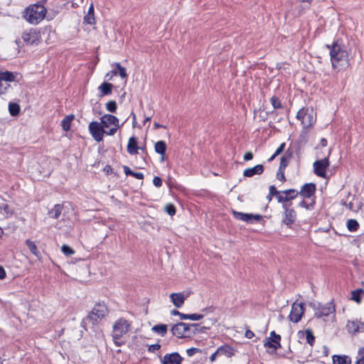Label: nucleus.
Here are the masks:
<instances>
[{"label": "nucleus", "instance_id": "1", "mask_svg": "<svg viewBox=\"0 0 364 364\" xmlns=\"http://www.w3.org/2000/svg\"><path fill=\"white\" fill-rule=\"evenodd\" d=\"M329 48L331 62L333 69L346 68L350 65L349 55L344 46L334 42Z\"/></svg>", "mask_w": 364, "mask_h": 364}, {"label": "nucleus", "instance_id": "2", "mask_svg": "<svg viewBox=\"0 0 364 364\" xmlns=\"http://www.w3.org/2000/svg\"><path fill=\"white\" fill-rule=\"evenodd\" d=\"M203 328L198 323H186L183 322L173 325L171 328V333L177 338H189L196 333L202 332Z\"/></svg>", "mask_w": 364, "mask_h": 364}, {"label": "nucleus", "instance_id": "3", "mask_svg": "<svg viewBox=\"0 0 364 364\" xmlns=\"http://www.w3.org/2000/svg\"><path fill=\"white\" fill-rule=\"evenodd\" d=\"M46 9L42 4H36L28 6L23 12V18L31 24L37 25L46 16Z\"/></svg>", "mask_w": 364, "mask_h": 364}, {"label": "nucleus", "instance_id": "4", "mask_svg": "<svg viewBox=\"0 0 364 364\" xmlns=\"http://www.w3.org/2000/svg\"><path fill=\"white\" fill-rule=\"evenodd\" d=\"M131 323L124 318H119L114 323L112 336L116 346H120L122 344L119 341L130 331Z\"/></svg>", "mask_w": 364, "mask_h": 364}, {"label": "nucleus", "instance_id": "5", "mask_svg": "<svg viewBox=\"0 0 364 364\" xmlns=\"http://www.w3.org/2000/svg\"><path fill=\"white\" fill-rule=\"evenodd\" d=\"M108 314V309L103 303H97L85 320L86 323L97 324Z\"/></svg>", "mask_w": 364, "mask_h": 364}, {"label": "nucleus", "instance_id": "6", "mask_svg": "<svg viewBox=\"0 0 364 364\" xmlns=\"http://www.w3.org/2000/svg\"><path fill=\"white\" fill-rule=\"evenodd\" d=\"M88 130L96 141L100 142L103 140L105 129L101 122L100 123L97 121L91 122L88 126Z\"/></svg>", "mask_w": 364, "mask_h": 364}, {"label": "nucleus", "instance_id": "7", "mask_svg": "<svg viewBox=\"0 0 364 364\" xmlns=\"http://www.w3.org/2000/svg\"><path fill=\"white\" fill-rule=\"evenodd\" d=\"M291 203L282 205L284 213L282 222L288 227H291L296 219V213L294 208H291Z\"/></svg>", "mask_w": 364, "mask_h": 364}, {"label": "nucleus", "instance_id": "8", "mask_svg": "<svg viewBox=\"0 0 364 364\" xmlns=\"http://www.w3.org/2000/svg\"><path fill=\"white\" fill-rule=\"evenodd\" d=\"M296 118L301 121L303 127L305 129L311 127L316 122L313 112H308V110H305L304 108L299 109L297 112Z\"/></svg>", "mask_w": 364, "mask_h": 364}, {"label": "nucleus", "instance_id": "9", "mask_svg": "<svg viewBox=\"0 0 364 364\" xmlns=\"http://www.w3.org/2000/svg\"><path fill=\"white\" fill-rule=\"evenodd\" d=\"M314 308L315 309L314 315L318 318L327 316L335 312V306L332 301L326 303L323 305L318 304L317 306L316 304H314Z\"/></svg>", "mask_w": 364, "mask_h": 364}, {"label": "nucleus", "instance_id": "10", "mask_svg": "<svg viewBox=\"0 0 364 364\" xmlns=\"http://www.w3.org/2000/svg\"><path fill=\"white\" fill-rule=\"evenodd\" d=\"M304 312V304L294 302L291 306L289 318L294 323H298L301 320Z\"/></svg>", "mask_w": 364, "mask_h": 364}, {"label": "nucleus", "instance_id": "11", "mask_svg": "<svg viewBox=\"0 0 364 364\" xmlns=\"http://www.w3.org/2000/svg\"><path fill=\"white\" fill-rule=\"evenodd\" d=\"M21 37L26 45H33L39 41L40 33L36 28H30L24 31Z\"/></svg>", "mask_w": 364, "mask_h": 364}, {"label": "nucleus", "instance_id": "12", "mask_svg": "<svg viewBox=\"0 0 364 364\" xmlns=\"http://www.w3.org/2000/svg\"><path fill=\"white\" fill-rule=\"evenodd\" d=\"M232 213L235 219L242 220L247 223H252L253 221H259L262 218L259 214L243 213L236 210H232Z\"/></svg>", "mask_w": 364, "mask_h": 364}, {"label": "nucleus", "instance_id": "13", "mask_svg": "<svg viewBox=\"0 0 364 364\" xmlns=\"http://www.w3.org/2000/svg\"><path fill=\"white\" fill-rule=\"evenodd\" d=\"M330 163L328 157L321 160L316 161L314 163V173L320 177L326 178V170L329 166Z\"/></svg>", "mask_w": 364, "mask_h": 364}, {"label": "nucleus", "instance_id": "14", "mask_svg": "<svg viewBox=\"0 0 364 364\" xmlns=\"http://www.w3.org/2000/svg\"><path fill=\"white\" fill-rule=\"evenodd\" d=\"M157 356L160 358L161 364H181L183 360V358L177 352L166 353L163 357L157 354Z\"/></svg>", "mask_w": 364, "mask_h": 364}, {"label": "nucleus", "instance_id": "15", "mask_svg": "<svg viewBox=\"0 0 364 364\" xmlns=\"http://www.w3.org/2000/svg\"><path fill=\"white\" fill-rule=\"evenodd\" d=\"M346 329L350 334L364 332V322L358 320L348 321Z\"/></svg>", "mask_w": 364, "mask_h": 364}, {"label": "nucleus", "instance_id": "16", "mask_svg": "<svg viewBox=\"0 0 364 364\" xmlns=\"http://www.w3.org/2000/svg\"><path fill=\"white\" fill-rule=\"evenodd\" d=\"M189 294L186 291L172 293L170 295V299L176 307L180 308L183 305L185 300L189 296Z\"/></svg>", "mask_w": 364, "mask_h": 364}, {"label": "nucleus", "instance_id": "17", "mask_svg": "<svg viewBox=\"0 0 364 364\" xmlns=\"http://www.w3.org/2000/svg\"><path fill=\"white\" fill-rule=\"evenodd\" d=\"M100 120L105 129H108L110 126L119 127V119L114 115L106 114L100 118Z\"/></svg>", "mask_w": 364, "mask_h": 364}, {"label": "nucleus", "instance_id": "18", "mask_svg": "<svg viewBox=\"0 0 364 364\" xmlns=\"http://www.w3.org/2000/svg\"><path fill=\"white\" fill-rule=\"evenodd\" d=\"M315 191L316 185L314 183H306L301 187L300 191L299 192V195L304 198H310L314 196Z\"/></svg>", "mask_w": 364, "mask_h": 364}, {"label": "nucleus", "instance_id": "19", "mask_svg": "<svg viewBox=\"0 0 364 364\" xmlns=\"http://www.w3.org/2000/svg\"><path fill=\"white\" fill-rule=\"evenodd\" d=\"M264 171V167L261 164L256 165L255 166L252 168H246L244 172L243 175L245 177H252L256 174H262Z\"/></svg>", "mask_w": 364, "mask_h": 364}, {"label": "nucleus", "instance_id": "20", "mask_svg": "<svg viewBox=\"0 0 364 364\" xmlns=\"http://www.w3.org/2000/svg\"><path fill=\"white\" fill-rule=\"evenodd\" d=\"M140 149L137 146V139L134 136L129 138L127 144V151L131 155H135L138 154V150Z\"/></svg>", "mask_w": 364, "mask_h": 364}, {"label": "nucleus", "instance_id": "21", "mask_svg": "<svg viewBox=\"0 0 364 364\" xmlns=\"http://www.w3.org/2000/svg\"><path fill=\"white\" fill-rule=\"evenodd\" d=\"M281 336H276V339H272V338H267L264 343L265 348H273L277 350L281 347L280 345Z\"/></svg>", "mask_w": 364, "mask_h": 364}, {"label": "nucleus", "instance_id": "22", "mask_svg": "<svg viewBox=\"0 0 364 364\" xmlns=\"http://www.w3.org/2000/svg\"><path fill=\"white\" fill-rule=\"evenodd\" d=\"M155 151L160 154L161 156V161L165 159V154L166 151V144L164 141H159L154 145Z\"/></svg>", "mask_w": 364, "mask_h": 364}, {"label": "nucleus", "instance_id": "23", "mask_svg": "<svg viewBox=\"0 0 364 364\" xmlns=\"http://www.w3.org/2000/svg\"><path fill=\"white\" fill-rule=\"evenodd\" d=\"M299 337L301 338V335L306 336V343H308L311 346H313L314 341H315V337L314 336L313 331L311 329L308 328L306 329L304 331H299Z\"/></svg>", "mask_w": 364, "mask_h": 364}, {"label": "nucleus", "instance_id": "24", "mask_svg": "<svg viewBox=\"0 0 364 364\" xmlns=\"http://www.w3.org/2000/svg\"><path fill=\"white\" fill-rule=\"evenodd\" d=\"M113 85L109 82H103L99 86L98 90L100 92L101 96L108 95L112 93Z\"/></svg>", "mask_w": 364, "mask_h": 364}, {"label": "nucleus", "instance_id": "25", "mask_svg": "<svg viewBox=\"0 0 364 364\" xmlns=\"http://www.w3.org/2000/svg\"><path fill=\"white\" fill-rule=\"evenodd\" d=\"M63 207L60 204H56L54 207L48 212V215L53 219H58L61 215Z\"/></svg>", "mask_w": 364, "mask_h": 364}, {"label": "nucleus", "instance_id": "26", "mask_svg": "<svg viewBox=\"0 0 364 364\" xmlns=\"http://www.w3.org/2000/svg\"><path fill=\"white\" fill-rule=\"evenodd\" d=\"M151 331L161 336L167 333L168 326L166 324H156L151 328Z\"/></svg>", "mask_w": 364, "mask_h": 364}, {"label": "nucleus", "instance_id": "27", "mask_svg": "<svg viewBox=\"0 0 364 364\" xmlns=\"http://www.w3.org/2000/svg\"><path fill=\"white\" fill-rule=\"evenodd\" d=\"M350 358L347 355H333V364H350Z\"/></svg>", "mask_w": 364, "mask_h": 364}, {"label": "nucleus", "instance_id": "28", "mask_svg": "<svg viewBox=\"0 0 364 364\" xmlns=\"http://www.w3.org/2000/svg\"><path fill=\"white\" fill-rule=\"evenodd\" d=\"M217 353L220 355H225L228 357L233 355V349L229 346H222L217 349Z\"/></svg>", "mask_w": 364, "mask_h": 364}, {"label": "nucleus", "instance_id": "29", "mask_svg": "<svg viewBox=\"0 0 364 364\" xmlns=\"http://www.w3.org/2000/svg\"><path fill=\"white\" fill-rule=\"evenodd\" d=\"M14 78L15 77L11 72H0V80L6 82L9 84V82H13L14 80Z\"/></svg>", "mask_w": 364, "mask_h": 364}, {"label": "nucleus", "instance_id": "30", "mask_svg": "<svg viewBox=\"0 0 364 364\" xmlns=\"http://www.w3.org/2000/svg\"><path fill=\"white\" fill-rule=\"evenodd\" d=\"M26 245H27L28 248L29 249V250L36 256L38 258H39L41 257V253L38 250V248H37V246L36 245V244L32 242L31 240H26Z\"/></svg>", "mask_w": 364, "mask_h": 364}, {"label": "nucleus", "instance_id": "31", "mask_svg": "<svg viewBox=\"0 0 364 364\" xmlns=\"http://www.w3.org/2000/svg\"><path fill=\"white\" fill-rule=\"evenodd\" d=\"M74 119V115L70 114L66 116L61 122V125L63 129L65 131H68L70 129V125L73 119Z\"/></svg>", "mask_w": 364, "mask_h": 364}, {"label": "nucleus", "instance_id": "32", "mask_svg": "<svg viewBox=\"0 0 364 364\" xmlns=\"http://www.w3.org/2000/svg\"><path fill=\"white\" fill-rule=\"evenodd\" d=\"M203 318V314H181V320H186V319H190L192 321H199Z\"/></svg>", "mask_w": 364, "mask_h": 364}, {"label": "nucleus", "instance_id": "33", "mask_svg": "<svg viewBox=\"0 0 364 364\" xmlns=\"http://www.w3.org/2000/svg\"><path fill=\"white\" fill-rule=\"evenodd\" d=\"M281 193L285 195L289 201L294 199L299 195V191L296 189H287L282 191Z\"/></svg>", "mask_w": 364, "mask_h": 364}, {"label": "nucleus", "instance_id": "34", "mask_svg": "<svg viewBox=\"0 0 364 364\" xmlns=\"http://www.w3.org/2000/svg\"><path fill=\"white\" fill-rule=\"evenodd\" d=\"M347 228L348 230L350 232L356 231L359 228V224L358 221L355 219H349L347 221Z\"/></svg>", "mask_w": 364, "mask_h": 364}, {"label": "nucleus", "instance_id": "35", "mask_svg": "<svg viewBox=\"0 0 364 364\" xmlns=\"http://www.w3.org/2000/svg\"><path fill=\"white\" fill-rule=\"evenodd\" d=\"M9 111L11 116H16L20 112V107L16 103L10 102L9 105Z\"/></svg>", "mask_w": 364, "mask_h": 364}, {"label": "nucleus", "instance_id": "36", "mask_svg": "<svg viewBox=\"0 0 364 364\" xmlns=\"http://www.w3.org/2000/svg\"><path fill=\"white\" fill-rule=\"evenodd\" d=\"M291 154L289 155L285 154L284 156H282L280 159V164L279 169L284 170L285 168L288 166L289 159H290Z\"/></svg>", "mask_w": 364, "mask_h": 364}, {"label": "nucleus", "instance_id": "37", "mask_svg": "<svg viewBox=\"0 0 364 364\" xmlns=\"http://www.w3.org/2000/svg\"><path fill=\"white\" fill-rule=\"evenodd\" d=\"M113 65H114L117 69V74L121 77V78L124 79L127 77L126 69L124 67H122L120 63H115Z\"/></svg>", "mask_w": 364, "mask_h": 364}, {"label": "nucleus", "instance_id": "38", "mask_svg": "<svg viewBox=\"0 0 364 364\" xmlns=\"http://www.w3.org/2000/svg\"><path fill=\"white\" fill-rule=\"evenodd\" d=\"M106 109L110 112H115L117 108V102L114 100H110L106 103Z\"/></svg>", "mask_w": 364, "mask_h": 364}, {"label": "nucleus", "instance_id": "39", "mask_svg": "<svg viewBox=\"0 0 364 364\" xmlns=\"http://www.w3.org/2000/svg\"><path fill=\"white\" fill-rule=\"evenodd\" d=\"M61 251L66 256H71L74 255V250L67 245H63L61 247Z\"/></svg>", "mask_w": 364, "mask_h": 364}, {"label": "nucleus", "instance_id": "40", "mask_svg": "<svg viewBox=\"0 0 364 364\" xmlns=\"http://www.w3.org/2000/svg\"><path fill=\"white\" fill-rule=\"evenodd\" d=\"M315 203L314 199H311V203H307L305 200H301L299 203V206L302 208H305L306 209L311 210L313 208L314 205Z\"/></svg>", "mask_w": 364, "mask_h": 364}, {"label": "nucleus", "instance_id": "41", "mask_svg": "<svg viewBox=\"0 0 364 364\" xmlns=\"http://www.w3.org/2000/svg\"><path fill=\"white\" fill-rule=\"evenodd\" d=\"M270 101H271V104H272V107H274V109H279V108L282 107L281 102L277 97L273 96L270 99Z\"/></svg>", "mask_w": 364, "mask_h": 364}, {"label": "nucleus", "instance_id": "42", "mask_svg": "<svg viewBox=\"0 0 364 364\" xmlns=\"http://www.w3.org/2000/svg\"><path fill=\"white\" fill-rule=\"evenodd\" d=\"M95 17L92 14H87V15L84 17V22L92 25L95 23Z\"/></svg>", "mask_w": 364, "mask_h": 364}, {"label": "nucleus", "instance_id": "43", "mask_svg": "<svg viewBox=\"0 0 364 364\" xmlns=\"http://www.w3.org/2000/svg\"><path fill=\"white\" fill-rule=\"evenodd\" d=\"M161 345L159 343H155L149 346L148 347V352L156 353L157 351H159L161 348Z\"/></svg>", "mask_w": 364, "mask_h": 364}, {"label": "nucleus", "instance_id": "44", "mask_svg": "<svg viewBox=\"0 0 364 364\" xmlns=\"http://www.w3.org/2000/svg\"><path fill=\"white\" fill-rule=\"evenodd\" d=\"M165 210H166V212L169 215H175L176 213V208L172 204H167L165 207Z\"/></svg>", "mask_w": 364, "mask_h": 364}, {"label": "nucleus", "instance_id": "45", "mask_svg": "<svg viewBox=\"0 0 364 364\" xmlns=\"http://www.w3.org/2000/svg\"><path fill=\"white\" fill-rule=\"evenodd\" d=\"M358 356L359 358L356 360V364H364V348L359 349Z\"/></svg>", "mask_w": 364, "mask_h": 364}, {"label": "nucleus", "instance_id": "46", "mask_svg": "<svg viewBox=\"0 0 364 364\" xmlns=\"http://www.w3.org/2000/svg\"><path fill=\"white\" fill-rule=\"evenodd\" d=\"M9 87L10 85L9 83L0 80V95L5 93Z\"/></svg>", "mask_w": 364, "mask_h": 364}, {"label": "nucleus", "instance_id": "47", "mask_svg": "<svg viewBox=\"0 0 364 364\" xmlns=\"http://www.w3.org/2000/svg\"><path fill=\"white\" fill-rule=\"evenodd\" d=\"M119 128V127H112L111 128H108L107 130L105 129V134L113 136Z\"/></svg>", "mask_w": 364, "mask_h": 364}, {"label": "nucleus", "instance_id": "48", "mask_svg": "<svg viewBox=\"0 0 364 364\" xmlns=\"http://www.w3.org/2000/svg\"><path fill=\"white\" fill-rule=\"evenodd\" d=\"M270 195L273 196L277 197L281 193V191H278L274 186H270L269 188Z\"/></svg>", "mask_w": 364, "mask_h": 364}, {"label": "nucleus", "instance_id": "49", "mask_svg": "<svg viewBox=\"0 0 364 364\" xmlns=\"http://www.w3.org/2000/svg\"><path fill=\"white\" fill-rule=\"evenodd\" d=\"M361 291L360 289H357L355 291H352V299L357 301V302H359L360 301V292Z\"/></svg>", "mask_w": 364, "mask_h": 364}, {"label": "nucleus", "instance_id": "50", "mask_svg": "<svg viewBox=\"0 0 364 364\" xmlns=\"http://www.w3.org/2000/svg\"><path fill=\"white\" fill-rule=\"evenodd\" d=\"M277 178L281 181H285L284 170L278 169Z\"/></svg>", "mask_w": 364, "mask_h": 364}, {"label": "nucleus", "instance_id": "51", "mask_svg": "<svg viewBox=\"0 0 364 364\" xmlns=\"http://www.w3.org/2000/svg\"><path fill=\"white\" fill-rule=\"evenodd\" d=\"M200 350L196 348H191L186 350V353L189 357L194 355L196 353L200 352Z\"/></svg>", "mask_w": 364, "mask_h": 364}, {"label": "nucleus", "instance_id": "52", "mask_svg": "<svg viewBox=\"0 0 364 364\" xmlns=\"http://www.w3.org/2000/svg\"><path fill=\"white\" fill-rule=\"evenodd\" d=\"M153 183L156 187H161L162 186V180L159 176H154L153 179Z\"/></svg>", "mask_w": 364, "mask_h": 364}, {"label": "nucleus", "instance_id": "53", "mask_svg": "<svg viewBox=\"0 0 364 364\" xmlns=\"http://www.w3.org/2000/svg\"><path fill=\"white\" fill-rule=\"evenodd\" d=\"M277 200H278L279 203H282V205H284V204H289L288 198L286 196H282V195L279 194L277 197Z\"/></svg>", "mask_w": 364, "mask_h": 364}, {"label": "nucleus", "instance_id": "54", "mask_svg": "<svg viewBox=\"0 0 364 364\" xmlns=\"http://www.w3.org/2000/svg\"><path fill=\"white\" fill-rule=\"evenodd\" d=\"M285 145V143H282L275 151L274 156H278L279 154H280L284 151Z\"/></svg>", "mask_w": 364, "mask_h": 364}, {"label": "nucleus", "instance_id": "55", "mask_svg": "<svg viewBox=\"0 0 364 364\" xmlns=\"http://www.w3.org/2000/svg\"><path fill=\"white\" fill-rule=\"evenodd\" d=\"M124 172L127 176H132L134 171H132L127 166H123Z\"/></svg>", "mask_w": 364, "mask_h": 364}, {"label": "nucleus", "instance_id": "56", "mask_svg": "<svg viewBox=\"0 0 364 364\" xmlns=\"http://www.w3.org/2000/svg\"><path fill=\"white\" fill-rule=\"evenodd\" d=\"M252 158H253V154L250 151L246 152L245 154V155H244V160L245 161H250V160L252 159Z\"/></svg>", "mask_w": 364, "mask_h": 364}, {"label": "nucleus", "instance_id": "57", "mask_svg": "<svg viewBox=\"0 0 364 364\" xmlns=\"http://www.w3.org/2000/svg\"><path fill=\"white\" fill-rule=\"evenodd\" d=\"M132 176L137 179H143L144 178V174L141 172H134L132 174Z\"/></svg>", "mask_w": 364, "mask_h": 364}, {"label": "nucleus", "instance_id": "58", "mask_svg": "<svg viewBox=\"0 0 364 364\" xmlns=\"http://www.w3.org/2000/svg\"><path fill=\"white\" fill-rule=\"evenodd\" d=\"M255 336L254 333L250 330H247L245 332V336L247 338H252Z\"/></svg>", "mask_w": 364, "mask_h": 364}, {"label": "nucleus", "instance_id": "59", "mask_svg": "<svg viewBox=\"0 0 364 364\" xmlns=\"http://www.w3.org/2000/svg\"><path fill=\"white\" fill-rule=\"evenodd\" d=\"M6 277V272L4 269L0 266V279H4Z\"/></svg>", "mask_w": 364, "mask_h": 364}, {"label": "nucleus", "instance_id": "60", "mask_svg": "<svg viewBox=\"0 0 364 364\" xmlns=\"http://www.w3.org/2000/svg\"><path fill=\"white\" fill-rule=\"evenodd\" d=\"M218 355H220V354H219V353H217V350H216L214 353H213V354L210 355V360L211 362H214V361L216 360V358H217V356H218Z\"/></svg>", "mask_w": 364, "mask_h": 364}, {"label": "nucleus", "instance_id": "61", "mask_svg": "<svg viewBox=\"0 0 364 364\" xmlns=\"http://www.w3.org/2000/svg\"><path fill=\"white\" fill-rule=\"evenodd\" d=\"M171 314L172 315H178L181 318V314H183V313H181L177 310H173V311H171Z\"/></svg>", "mask_w": 364, "mask_h": 364}, {"label": "nucleus", "instance_id": "62", "mask_svg": "<svg viewBox=\"0 0 364 364\" xmlns=\"http://www.w3.org/2000/svg\"><path fill=\"white\" fill-rule=\"evenodd\" d=\"M270 338H272V339H276V336H280L279 334H277L274 331H272L270 333Z\"/></svg>", "mask_w": 364, "mask_h": 364}, {"label": "nucleus", "instance_id": "63", "mask_svg": "<svg viewBox=\"0 0 364 364\" xmlns=\"http://www.w3.org/2000/svg\"><path fill=\"white\" fill-rule=\"evenodd\" d=\"M321 145L322 146H326L327 145V140L324 138L321 139Z\"/></svg>", "mask_w": 364, "mask_h": 364}, {"label": "nucleus", "instance_id": "64", "mask_svg": "<svg viewBox=\"0 0 364 364\" xmlns=\"http://www.w3.org/2000/svg\"><path fill=\"white\" fill-rule=\"evenodd\" d=\"M87 14H94V7L92 4H91V6H90Z\"/></svg>", "mask_w": 364, "mask_h": 364}]
</instances>
